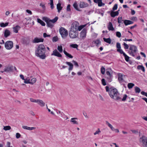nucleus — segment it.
I'll return each instance as SVG.
<instances>
[{
    "label": "nucleus",
    "mask_w": 147,
    "mask_h": 147,
    "mask_svg": "<svg viewBox=\"0 0 147 147\" xmlns=\"http://www.w3.org/2000/svg\"><path fill=\"white\" fill-rule=\"evenodd\" d=\"M106 91L108 92L110 97L116 100L121 99L120 94L117 89L113 87L109 88L108 86L105 87Z\"/></svg>",
    "instance_id": "f257e3e1"
},
{
    "label": "nucleus",
    "mask_w": 147,
    "mask_h": 147,
    "mask_svg": "<svg viewBox=\"0 0 147 147\" xmlns=\"http://www.w3.org/2000/svg\"><path fill=\"white\" fill-rule=\"evenodd\" d=\"M46 49L45 46L42 44L39 45L35 50V55L42 59H45Z\"/></svg>",
    "instance_id": "f03ea898"
},
{
    "label": "nucleus",
    "mask_w": 147,
    "mask_h": 147,
    "mask_svg": "<svg viewBox=\"0 0 147 147\" xmlns=\"http://www.w3.org/2000/svg\"><path fill=\"white\" fill-rule=\"evenodd\" d=\"M137 51V48L136 46L131 45H129V48L128 53L130 55L134 57Z\"/></svg>",
    "instance_id": "7ed1b4c3"
},
{
    "label": "nucleus",
    "mask_w": 147,
    "mask_h": 147,
    "mask_svg": "<svg viewBox=\"0 0 147 147\" xmlns=\"http://www.w3.org/2000/svg\"><path fill=\"white\" fill-rule=\"evenodd\" d=\"M59 32L63 38H65L68 35L67 30L63 27H61L60 29Z\"/></svg>",
    "instance_id": "20e7f679"
},
{
    "label": "nucleus",
    "mask_w": 147,
    "mask_h": 147,
    "mask_svg": "<svg viewBox=\"0 0 147 147\" xmlns=\"http://www.w3.org/2000/svg\"><path fill=\"white\" fill-rule=\"evenodd\" d=\"M78 36V31L70 30L69 32V36L72 38H75Z\"/></svg>",
    "instance_id": "39448f33"
},
{
    "label": "nucleus",
    "mask_w": 147,
    "mask_h": 147,
    "mask_svg": "<svg viewBox=\"0 0 147 147\" xmlns=\"http://www.w3.org/2000/svg\"><path fill=\"white\" fill-rule=\"evenodd\" d=\"M5 46L7 49H10L13 46V42L11 41H7L5 43Z\"/></svg>",
    "instance_id": "423d86ee"
},
{
    "label": "nucleus",
    "mask_w": 147,
    "mask_h": 147,
    "mask_svg": "<svg viewBox=\"0 0 147 147\" xmlns=\"http://www.w3.org/2000/svg\"><path fill=\"white\" fill-rule=\"evenodd\" d=\"M79 26V23L78 22L75 21L71 24L70 30L78 31V28Z\"/></svg>",
    "instance_id": "0eeeda50"
},
{
    "label": "nucleus",
    "mask_w": 147,
    "mask_h": 147,
    "mask_svg": "<svg viewBox=\"0 0 147 147\" xmlns=\"http://www.w3.org/2000/svg\"><path fill=\"white\" fill-rule=\"evenodd\" d=\"M144 147H147V138L144 136H142L140 138Z\"/></svg>",
    "instance_id": "6e6552de"
},
{
    "label": "nucleus",
    "mask_w": 147,
    "mask_h": 147,
    "mask_svg": "<svg viewBox=\"0 0 147 147\" xmlns=\"http://www.w3.org/2000/svg\"><path fill=\"white\" fill-rule=\"evenodd\" d=\"M86 30L84 29L80 33V38L81 39H84L86 37Z\"/></svg>",
    "instance_id": "1a4fd4ad"
},
{
    "label": "nucleus",
    "mask_w": 147,
    "mask_h": 147,
    "mask_svg": "<svg viewBox=\"0 0 147 147\" xmlns=\"http://www.w3.org/2000/svg\"><path fill=\"white\" fill-rule=\"evenodd\" d=\"M51 56H55L58 57H61V55L59 53L57 50L55 49L53 51V53L51 54Z\"/></svg>",
    "instance_id": "9d476101"
},
{
    "label": "nucleus",
    "mask_w": 147,
    "mask_h": 147,
    "mask_svg": "<svg viewBox=\"0 0 147 147\" xmlns=\"http://www.w3.org/2000/svg\"><path fill=\"white\" fill-rule=\"evenodd\" d=\"M125 76V75H123L120 73L118 74V79L120 83L124 82V81L123 79V77Z\"/></svg>",
    "instance_id": "9b49d317"
},
{
    "label": "nucleus",
    "mask_w": 147,
    "mask_h": 147,
    "mask_svg": "<svg viewBox=\"0 0 147 147\" xmlns=\"http://www.w3.org/2000/svg\"><path fill=\"white\" fill-rule=\"evenodd\" d=\"M44 39L42 38H35L32 40V42L34 43H38L40 42H43Z\"/></svg>",
    "instance_id": "f8f14e48"
},
{
    "label": "nucleus",
    "mask_w": 147,
    "mask_h": 147,
    "mask_svg": "<svg viewBox=\"0 0 147 147\" xmlns=\"http://www.w3.org/2000/svg\"><path fill=\"white\" fill-rule=\"evenodd\" d=\"M94 3L98 4V6L101 7L105 5V4L102 2V0H93Z\"/></svg>",
    "instance_id": "ddd939ff"
},
{
    "label": "nucleus",
    "mask_w": 147,
    "mask_h": 147,
    "mask_svg": "<svg viewBox=\"0 0 147 147\" xmlns=\"http://www.w3.org/2000/svg\"><path fill=\"white\" fill-rule=\"evenodd\" d=\"M88 4L87 3L84 2H80V7L81 8L86 7L88 6Z\"/></svg>",
    "instance_id": "4468645a"
},
{
    "label": "nucleus",
    "mask_w": 147,
    "mask_h": 147,
    "mask_svg": "<svg viewBox=\"0 0 147 147\" xmlns=\"http://www.w3.org/2000/svg\"><path fill=\"white\" fill-rule=\"evenodd\" d=\"M107 28L109 30V31H113L114 30L113 24L111 22H109V24L107 26Z\"/></svg>",
    "instance_id": "2eb2a0df"
},
{
    "label": "nucleus",
    "mask_w": 147,
    "mask_h": 147,
    "mask_svg": "<svg viewBox=\"0 0 147 147\" xmlns=\"http://www.w3.org/2000/svg\"><path fill=\"white\" fill-rule=\"evenodd\" d=\"M36 103L42 107L44 106L45 105V103L41 100L37 99Z\"/></svg>",
    "instance_id": "dca6fc26"
},
{
    "label": "nucleus",
    "mask_w": 147,
    "mask_h": 147,
    "mask_svg": "<svg viewBox=\"0 0 147 147\" xmlns=\"http://www.w3.org/2000/svg\"><path fill=\"white\" fill-rule=\"evenodd\" d=\"M65 63L69 66V67L68 69V70L69 71V73H70V71L72 70L73 69V65L70 62H65Z\"/></svg>",
    "instance_id": "f3484780"
},
{
    "label": "nucleus",
    "mask_w": 147,
    "mask_h": 147,
    "mask_svg": "<svg viewBox=\"0 0 147 147\" xmlns=\"http://www.w3.org/2000/svg\"><path fill=\"white\" fill-rule=\"evenodd\" d=\"M21 27L18 25H17L15 27H13V31L15 33H17L18 32V31L19 30Z\"/></svg>",
    "instance_id": "a211bd4d"
},
{
    "label": "nucleus",
    "mask_w": 147,
    "mask_h": 147,
    "mask_svg": "<svg viewBox=\"0 0 147 147\" xmlns=\"http://www.w3.org/2000/svg\"><path fill=\"white\" fill-rule=\"evenodd\" d=\"M13 70L12 66H8L5 67L4 71L5 72L12 71Z\"/></svg>",
    "instance_id": "6ab92c4d"
},
{
    "label": "nucleus",
    "mask_w": 147,
    "mask_h": 147,
    "mask_svg": "<svg viewBox=\"0 0 147 147\" xmlns=\"http://www.w3.org/2000/svg\"><path fill=\"white\" fill-rule=\"evenodd\" d=\"M119 14V12H118V11H111V16L113 17L114 18L115 16H118Z\"/></svg>",
    "instance_id": "aec40b11"
},
{
    "label": "nucleus",
    "mask_w": 147,
    "mask_h": 147,
    "mask_svg": "<svg viewBox=\"0 0 147 147\" xmlns=\"http://www.w3.org/2000/svg\"><path fill=\"white\" fill-rule=\"evenodd\" d=\"M10 34V32L9 30L7 29H6L4 32V36L5 38L9 36Z\"/></svg>",
    "instance_id": "412c9836"
},
{
    "label": "nucleus",
    "mask_w": 147,
    "mask_h": 147,
    "mask_svg": "<svg viewBox=\"0 0 147 147\" xmlns=\"http://www.w3.org/2000/svg\"><path fill=\"white\" fill-rule=\"evenodd\" d=\"M123 21L124 23L125 26H127L128 25L132 24L133 23V22L130 20H124Z\"/></svg>",
    "instance_id": "4be33fe9"
},
{
    "label": "nucleus",
    "mask_w": 147,
    "mask_h": 147,
    "mask_svg": "<svg viewBox=\"0 0 147 147\" xmlns=\"http://www.w3.org/2000/svg\"><path fill=\"white\" fill-rule=\"evenodd\" d=\"M46 23L47 26L51 28L54 26V24H53V23L49 21Z\"/></svg>",
    "instance_id": "5701e85b"
},
{
    "label": "nucleus",
    "mask_w": 147,
    "mask_h": 147,
    "mask_svg": "<svg viewBox=\"0 0 147 147\" xmlns=\"http://www.w3.org/2000/svg\"><path fill=\"white\" fill-rule=\"evenodd\" d=\"M61 4L60 3H58L57 5V7L58 11L59 13L62 9V7L61 6Z\"/></svg>",
    "instance_id": "b1692460"
},
{
    "label": "nucleus",
    "mask_w": 147,
    "mask_h": 147,
    "mask_svg": "<svg viewBox=\"0 0 147 147\" xmlns=\"http://www.w3.org/2000/svg\"><path fill=\"white\" fill-rule=\"evenodd\" d=\"M58 19V17L57 16H56L53 19L50 20L49 19V21H50L51 22L53 23V24H54V23H55L57 21Z\"/></svg>",
    "instance_id": "393cba45"
},
{
    "label": "nucleus",
    "mask_w": 147,
    "mask_h": 147,
    "mask_svg": "<svg viewBox=\"0 0 147 147\" xmlns=\"http://www.w3.org/2000/svg\"><path fill=\"white\" fill-rule=\"evenodd\" d=\"M103 39L104 41H105V42L107 43H108L109 44L111 43V40L110 38H103Z\"/></svg>",
    "instance_id": "a878e982"
},
{
    "label": "nucleus",
    "mask_w": 147,
    "mask_h": 147,
    "mask_svg": "<svg viewBox=\"0 0 147 147\" xmlns=\"http://www.w3.org/2000/svg\"><path fill=\"white\" fill-rule=\"evenodd\" d=\"M37 22L40 24L42 26H45V23L39 18L37 19Z\"/></svg>",
    "instance_id": "bb28decb"
},
{
    "label": "nucleus",
    "mask_w": 147,
    "mask_h": 147,
    "mask_svg": "<svg viewBox=\"0 0 147 147\" xmlns=\"http://www.w3.org/2000/svg\"><path fill=\"white\" fill-rule=\"evenodd\" d=\"M63 52L64 54L67 57L70 58H72L73 56L69 53H68L65 50H64Z\"/></svg>",
    "instance_id": "cd10ccee"
},
{
    "label": "nucleus",
    "mask_w": 147,
    "mask_h": 147,
    "mask_svg": "<svg viewBox=\"0 0 147 147\" xmlns=\"http://www.w3.org/2000/svg\"><path fill=\"white\" fill-rule=\"evenodd\" d=\"M137 68L138 69H141L143 72L145 71L144 67L143 65H138Z\"/></svg>",
    "instance_id": "c85d7f7f"
},
{
    "label": "nucleus",
    "mask_w": 147,
    "mask_h": 147,
    "mask_svg": "<svg viewBox=\"0 0 147 147\" xmlns=\"http://www.w3.org/2000/svg\"><path fill=\"white\" fill-rule=\"evenodd\" d=\"M107 76H112V73L111 69H109L106 71Z\"/></svg>",
    "instance_id": "c756f323"
},
{
    "label": "nucleus",
    "mask_w": 147,
    "mask_h": 147,
    "mask_svg": "<svg viewBox=\"0 0 147 147\" xmlns=\"http://www.w3.org/2000/svg\"><path fill=\"white\" fill-rule=\"evenodd\" d=\"M8 24V22H6L5 23H1L0 24V26L1 27H4L7 26Z\"/></svg>",
    "instance_id": "7c9ffc66"
},
{
    "label": "nucleus",
    "mask_w": 147,
    "mask_h": 147,
    "mask_svg": "<svg viewBox=\"0 0 147 147\" xmlns=\"http://www.w3.org/2000/svg\"><path fill=\"white\" fill-rule=\"evenodd\" d=\"M73 7L74 8L78 11H80V10L79 9V8L78 7V5L77 3L76 2H75L73 4Z\"/></svg>",
    "instance_id": "2f4dec72"
},
{
    "label": "nucleus",
    "mask_w": 147,
    "mask_h": 147,
    "mask_svg": "<svg viewBox=\"0 0 147 147\" xmlns=\"http://www.w3.org/2000/svg\"><path fill=\"white\" fill-rule=\"evenodd\" d=\"M77 118H73L71 119L70 121L73 122L74 124H78V122L77 121L75 120V119H77Z\"/></svg>",
    "instance_id": "473e14b6"
},
{
    "label": "nucleus",
    "mask_w": 147,
    "mask_h": 147,
    "mask_svg": "<svg viewBox=\"0 0 147 147\" xmlns=\"http://www.w3.org/2000/svg\"><path fill=\"white\" fill-rule=\"evenodd\" d=\"M88 24H86L80 26H78V30L79 31L81 30L83 28L85 27Z\"/></svg>",
    "instance_id": "72a5a7b5"
},
{
    "label": "nucleus",
    "mask_w": 147,
    "mask_h": 147,
    "mask_svg": "<svg viewBox=\"0 0 147 147\" xmlns=\"http://www.w3.org/2000/svg\"><path fill=\"white\" fill-rule=\"evenodd\" d=\"M134 86V84L132 83H129L127 84V87L129 89H131Z\"/></svg>",
    "instance_id": "f704fd0d"
},
{
    "label": "nucleus",
    "mask_w": 147,
    "mask_h": 147,
    "mask_svg": "<svg viewBox=\"0 0 147 147\" xmlns=\"http://www.w3.org/2000/svg\"><path fill=\"white\" fill-rule=\"evenodd\" d=\"M135 92L136 93H139L140 92V89L137 86H136L135 88Z\"/></svg>",
    "instance_id": "c9c22d12"
},
{
    "label": "nucleus",
    "mask_w": 147,
    "mask_h": 147,
    "mask_svg": "<svg viewBox=\"0 0 147 147\" xmlns=\"http://www.w3.org/2000/svg\"><path fill=\"white\" fill-rule=\"evenodd\" d=\"M57 50L60 53H62L63 51L62 46H58L57 47Z\"/></svg>",
    "instance_id": "e433bc0d"
},
{
    "label": "nucleus",
    "mask_w": 147,
    "mask_h": 147,
    "mask_svg": "<svg viewBox=\"0 0 147 147\" xmlns=\"http://www.w3.org/2000/svg\"><path fill=\"white\" fill-rule=\"evenodd\" d=\"M117 52L120 53L121 54H123V55H124V54H125V53L121 49H117Z\"/></svg>",
    "instance_id": "4c0bfd02"
},
{
    "label": "nucleus",
    "mask_w": 147,
    "mask_h": 147,
    "mask_svg": "<svg viewBox=\"0 0 147 147\" xmlns=\"http://www.w3.org/2000/svg\"><path fill=\"white\" fill-rule=\"evenodd\" d=\"M94 43L97 46L99 44H100L101 42L100 40L99 39H97L96 40L94 41Z\"/></svg>",
    "instance_id": "58836bf2"
},
{
    "label": "nucleus",
    "mask_w": 147,
    "mask_h": 147,
    "mask_svg": "<svg viewBox=\"0 0 147 147\" xmlns=\"http://www.w3.org/2000/svg\"><path fill=\"white\" fill-rule=\"evenodd\" d=\"M11 129V127L9 126H4L3 127V129L5 130H9Z\"/></svg>",
    "instance_id": "ea45409f"
},
{
    "label": "nucleus",
    "mask_w": 147,
    "mask_h": 147,
    "mask_svg": "<svg viewBox=\"0 0 147 147\" xmlns=\"http://www.w3.org/2000/svg\"><path fill=\"white\" fill-rule=\"evenodd\" d=\"M112 76H107L106 78L107 79V81L109 82H111L112 81Z\"/></svg>",
    "instance_id": "a19ab883"
},
{
    "label": "nucleus",
    "mask_w": 147,
    "mask_h": 147,
    "mask_svg": "<svg viewBox=\"0 0 147 147\" xmlns=\"http://www.w3.org/2000/svg\"><path fill=\"white\" fill-rule=\"evenodd\" d=\"M70 47L74 48H77L78 45L76 44H72L70 45Z\"/></svg>",
    "instance_id": "79ce46f5"
},
{
    "label": "nucleus",
    "mask_w": 147,
    "mask_h": 147,
    "mask_svg": "<svg viewBox=\"0 0 147 147\" xmlns=\"http://www.w3.org/2000/svg\"><path fill=\"white\" fill-rule=\"evenodd\" d=\"M50 1L51 8L52 9H53L54 8L53 1V0H50Z\"/></svg>",
    "instance_id": "37998d69"
},
{
    "label": "nucleus",
    "mask_w": 147,
    "mask_h": 147,
    "mask_svg": "<svg viewBox=\"0 0 147 147\" xmlns=\"http://www.w3.org/2000/svg\"><path fill=\"white\" fill-rule=\"evenodd\" d=\"M101 72L102 74H104L105 71V69L104 67H102L101 68Z\"/></svg>",
    "instance_id": "c03bdc74"
},
{
    "label": "nucleus",
    "mask_w": 147,
    "mask_h": 147,
    "mask_svg": "<svg viewBox=\"0 0 147 147\" xmlns=\"http://www.w3.org/2000/svg\"><path fill=\"white\" fill-rule=\"evenodd\" d=\"M122 17H118L117 18V21L118 22L119 24H120L122 22V21H123L124 20H122Z\"/></svg>",
    "instance_id": "a18cd8bd"
},
{
    "label": "nucleus",
    "mask_w": 147,
    "mask_h": 147,
    "mask_svg": "<svg viewBox=\"0 0 147 147\" xmlns=\"http://www.w3.org/2000/svg\"><path fill=\"white\" fill-rule=\"evenodd\" d=\"M42 19L44 21H45L47 23L49 21V18L47 17H43L42 18Z\"/></svg>",
    "instance_id": "49530a36"
},
{
    "label": "nucleus",
    "mask_w": 147,
    "mask_h": 147,
    "mask_svg": "<svg viewBox=\"0 0 147 147\" xmlns=\"http://www.w3.org/2000/svg\"><path fill=\"white\" fill-rule=\"evenodd\" d=\"M125 58V59L126 61H128L129 59V57L127 55L125 54H124L123 55Z\"/></svg>",
    "instance_id": "de8ad7c7"
},
{
    "label": "nucleus",
    "mask_w": 147,
    "mask_h": 147,
    "mask_svg": "<svg viewBox=\"0 0 147 147\" xmlns=\"http://www.w3.org/2000/svg\"><path fill=\"white\" fill-rule=\"evenodd\" d=\"M24 129H27L29 130H30V127L26 126H23L22 127Z\"/></svg>",
    "instance_id": "09e8293b"
},
{
    "label": "nucleus",
    "mask_w": 147,
    "mask_h": 147,
    "mask_svg": "<svg viewBox=\"0 0 147 147\" xmlns=\"http://www.w3.org/2000/svg\"><path fill=\"white\" fill-rule=\"evenodd\" d=\"M58 40V38L57 36H54L53 37L52 39V41L53 42H55Z\"/></svg>",
    "instance_id": "8fccbe9b"
},
{
    "label": "nucleus",
    "mask_w": 147,
    "mask_h": 147,
    "mask_svg": "<svg viewBox=\"0 0 147 147\" xmlns=\"http://www.w3.org/2000/svg\"><path fill=\"white\" fill-rule=\"evenodd\" d=\"M123 45L124 46V48L125 49H128L129 48V46L125 42H124L123 43Z\"/></svg>",
    "instance_id": "3c124183"
},
{
    "label": "nucleus",
    "mask_w": 147,
    "mask_h": 147,
    "mask_svg": "<svg viewBox=\"0 0 147 147\" xmlns=\"http://www.w3.org/2000/svg\"><path fill=\"white\" fill-rule=\"evenodd\" d=\"M116 47L117 49H120L121 48L120 44L119 42L116 43Z\"/></svg>",
    "instance_id": "603ef678"
},
{
    "label": "nucleus",
    "mask_w": 147,
    "mask_h": 147,
    "mask_svg": "<svg viewBox=\"0 0 147 147\" xmlns=\"http://www.w3.org/2000/svg\"><path fill=\"white\" fill-rule=\"evenodd\" d=\"M116 36L118 38H120L121 36V34L119 32H116Z\"/></svg>",
    "instance_id": "864d4df0"
},
{
    "label": "nucleus",
    "mask_w": 147,
    "mask_h": 147,
    "mask_svg": "<svg viewBox=\"0 0 147 147\" xmlns=\"http://www.w3.org/2000/svg\"><path fill=\"white\" fill-rule=\"evenodd\" d=\"M101 81L102 84L103 86H105L107 84L106 82L104 79H102Z\"/></svg>",
    "instance_id": "5fc2aeb1"
},
{
    "label": "nucleus",
    "mask_w": 147,
    "mask_h": 147,
    "mask_svg": "<svg viewBox=\"0 0 147 147\" xmlns=\"http://www.w3.org/2000/svg\"><path fill=\"white\" fill-rule=\"evenodd\" d=\"M117 4H115L113 7V11H115L116 10L117 8Z\"/></svg>",
    "instance_id": "6e6d98bb"
},
{
    "label": "nucleus",
    "mask_w": 147,
    "mask_h": 147,
    "mask_svg": "<svg viewBox=\"0 0 147 147\" xmlns=\"http://www.w3.org/2000/svg\"><path fill=\"white\" fill-rule=\"evenodd\" d=\"M106 124L111 129L112 127V125L110 124L108 121H106Z\"/></svg>",
    "instance_id": "4d7b16f0"
},
{
    "label": "nucleus",
    "mask_w": 147,
    "mask_h": 147,
    "mask_svg": "<svg viewBox=\"0 0 147 147\" xmlns=\"http://www.w3.org/2000/svg\"><path fill=\"white\" fill-rule=\"evenodd\" d=\"M101 132L100 131V129L99 128H98V130L96 131L94 133V135H96L97 134H99Z\"/></svg>",
    "instance_id": "13d9d810"
},
{
    "label": "nucleus",
    "mask_w": 147,
    "mask_h": 147,
    "mask_svg": "<svg viewBox=\"0 0 147 147\" xmlns=\"http://www.w3.org/2000/svg\"><path fill=\"white\" fill-rule=\"evenodd\" d=\"M30 100L31 102H36L37 101V100L34 99L32 98H30Z\"/></svg>",
    "instance_id": "bf43d9fd"
},
{
    "label": "nucleus",
    "mask_w": 147,
    "mask_h": 147,
    "mask_svg": "<svg viewBox=\"0 0 147 147\" xmlns=\"http://www.w3.org/2000/svg\"><path fill=\"white\" fill-rule=\"evenodd\" d=\"M127 97V96L126 94H124L123 98L122 99V100L123 101H125L126 100V99Z\"/></svg>",
    "instance_id": "052dcab7"
},
{
    "label": "nucleus",
    "mask_w": 147,
    "mask_h": 147,
    "mask_svg": "<svg viewBox=\"0 0 147 147\" xmlns=\"http://www.w3.org/2000/svg\"><path fill=\"white\" fill-rule=\"evenodd\" d=\"M36 81V79L35 78H33L31 79V84H33Z\"/></svg>",
    "instance_id": "680f3d73"
},
{
    "label": "nucleus",
    "mask_w": 147,
    "mask_h": 147,
    "mask_svg": "<svg viewBox=\"0 0 147 147\" xmlns=\"http://www.w3.org/2000/svg\"><path fill=\"white\" fill-rule=\"evenodd\" d=\"M72 62L74 63L75 65L77 67H78L79 66L78 63L76 61L73 60Z\"/></svg>",
    "instance_id": "e2e57ef3"
},
{
    "label": "nucleus",
    "mask_w": 147,
    "mask_h": 147,
    "mask_svg": "<svg viewBox=\"0 0 147 147\" xmlns=\"http://www.w3.org/2000/svg\"><path fill=\"white\" fill-rule=\"evenodd\" d=\"M50 35L49 34H47L45 33L43 34V37L45 38H46V37H50Z\"/></svg>",
    "instance_id": "0e129e2a"
},
{
    "label": "nucleus",
    "mask_w": 147,
    "mask_h": 147,
    "mask_svg": "<svg viewBox=\"0 0 147 147\" xmlns=\"http://www.w3.org/2000/svg\"><path fill=\"white\" fill-rule=\"evenodd\" d=\"M21 136V135L18 133H17L16 134V137L18 139Z\"/></svg>",
    "instance_id": "69168bd1"
},
{
    "label": "nucleus",
    "mask_w": 147,
    "mask_h": 147,
    "mask_svg": "<svg viewBox=\"0 0 147 147\" xmlns=\"http://www.w3.org/2000/svg\"><path fill=\"white\" fill-rule=\"evenodd\" d=\"M40 6L42 7L43 10H45V5L42 4L41 3H40Z\"/></svg>",
    "instance_id": "338daca9"
},
{
    "label": "nucleus",
    "mask_w": 147,
    "mask_h": 147,
    "mask_svg": "<svg viewBox=\"0 0 147 147\" xmlns=\"http://www.w3.org/2000/svg\"><path fill=\"white\" fill-rule=\"evenodd\" d=\"M141 93L143 95H144L147 97V93L145 92L144 91H142Z\"/></svg>",
    "instance_id": "774afa93"
}]
</instances>
